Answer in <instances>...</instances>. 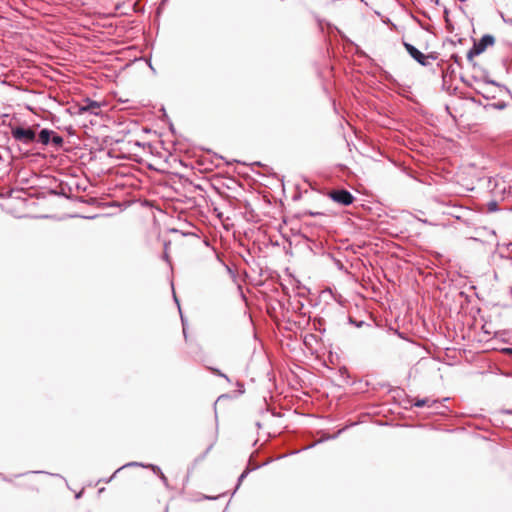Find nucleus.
<instances>
[{
    "instance_id": "obj_1",
    "label": "nucleus",
    "mask_w": 512,
    "mask_h": 512,
    "mask_svg": "<svg viewBox=\"0 0 512 512\" xmlns=\"http://www.w3.org/2000/svg\"><path fill=\"white\" fill-rule=\"evenodd\" d=\"M11 134H12V137L16 141H18L22 144H25V145H29V144L33 143L34 141H36V133L30 127H28V128H25L22 126L14 127L11 129Z\"/></svg>"
},
{
    "instance_id": "obj_2",
    "label": "nucleus",
    "mask_w": 512,
    "mask_h": 512,
    "mask_svg": "<svg viewBox=\"0 0 512 512\" xmlns=\"http://www.w3.org/2000/svg\"><path fill=\"white\" fill-rule=\"evenodd\" d=\"M402 43L407 53L421 66L427 67L430 65L429 59H436V55H434L433 53L425 55L420 50H418L414 45L406 41H403Z\"/></svg>"
},
{
    "instance_id": "obj_3",
    "label": "nucleus",
    "mask_w": 512,
    "mask_h": 512,
    "mask_svg": "<svg viewBox=\"0 0 512 512\" xmlns=\"http://www.w3.org/2000/svg\"><path fill=\"white\" fill-rule=\"evenodd\" d=\"M195 246L197 249L203 250L205 257L208 260L212 262H217L219 260L216 250L209 245L207 240L202 239L200 236L196 235V233H194V247Z\"/></svg>"
},
{
    "instance_id": "obj_4",
    "label": "nucleus",
    "mask_w": 512,
    "mask_h": 512,
    "mask_svg": "<svg viewBox=\"0 0 512 512\" xmlns=\"http://www.w3.org/2000/svg\"><path fill=\"white\" fill-rule=\"evenodd\" d=\"M329 197L333 201H335L341 205H344V206H348V205L352 204L355 199L354 196L346 189L332 190L329 193Z\"/></svg>"
},
{
    "instance_id": "obj_5",
    "label": "nucleus",
    "mask_w": 512,
    "mask_h": 512,
    "mask_svg": "<svg viewBox=\"0 0 512 512\" xmlns=\"http://www.w3.org/2000/svg\"><path fill=\"white\" fill-rule=\"evenodd\" d=\"M349 322L356 327H366L368 329L367 335L375 340H381L382 333L378 329H376L373 325L368 324L364 321H357L353 318H349Z\"/></svg>"
},
{
    "instance_id": "obj_6",
    "label": "nucleus",
    "mask_w": 512,
    "mask_h": 512,
    "mask_svg": "<svg viewBox=\"0 0 512 512\" xmlns=\"http://www.w3.org/2000/svg\"><path fill=\"white\" fill-rule=\"evenodd\" d=\"M495 42V38L490 35V34H485L483 35L479 41L477 42H474V46H476V48L478 49V51H480L481 53H483L486 48L488 46H492Z\"/></svg>"
},
{
    "instance_id": "obj_7",
    "label": "nucleus",
    "mask_w": 512,
    "mask_h": 512,
    "mask_svg": "<svg viewBox=\"0 0 512 512\" xmlns=\"http://www.w3.org/2000/svg\"><path fill=\"white\" fill-rule=\"evenodd\" d=\"M99 108H100V106L96 101H92V100L88 99L87 104L80 107V111L81 112H90L92 114L97 115Z\"/></svg>"
},
{
    "instance_id": "obj_8",
    "label": "nucleus",
    "mask_w": 512,
    "mask_h": 512,
    "mask_svg": "<svg viewBox=\"0 0 512 512\" xmlns=\"http://www.w3.org/2000/svg\"><path fill=\"white\" fill-rule=\"evenodd\" d=\"M52 130L42 129L38 136V141L43 145H48L51 142Z\"/></svg>"
},
{
    "instance_id": "obj_9",
    "label": "nucleus",
    "mask_w": 512,
    "mask_h": 512,
    "mask_svg": "<svg viewBox=\"0 0 512 512\" xmlns=\"http://www.w3.org/2000/svg\"><path fill=\"white\" fill-rule=\"evenodd\" d=\"M137 465H138L137 463H129L127 465L122 466L121 468L117 469L108 480L113 481L117 477H123L124 473L126 472L127 469L137 466Z\"/></svg>"
},
{
    "instance_id": "obj_10",
    "label": "nucleus",
    "mask_w": 512,
    "mask_h": 512,
    "mask_svg": "<svg viewBox=\"0 0 512 512\" xmlns=\"http://www.w3.org/2000/svg\"><path fill=\"white\" fill-rule=\"evenodd\" d=\"M72 485H69L67 482L68 488L75 493V499H79L84 491V488L80 485L81 482H70Z\"/></svg>"
},
{
    "instance_id": "obj_11",
    "label": "nucleus",
    "mask_w": 512,
    "mask_h": 512,
    "mask_svg": "<svg viewBox=\"0 0 512 512\" xmlns=\"http://www.w3.org/2000/svg\"><path fill=\"white\" fill-rule=\"evenodd\" d=\"M490 85H494V86H497V87H502L500 84H498L496 81L494 80H485L484 83H483V92L482 95L483 97L485 98H490V91H489V86Z\"/></svg>"
},
{
    "instance_id": "obj_12",
    "label": "nucleus",
    "mask_w": 512,
    "mask_h": 512,
    "mask_svg": "<svg viewBox=\"0 0 512 512\" xmlns=\"http://www.w3.org/2000/svg\"><path fill=\"white\" fill-rule=\"evenodd\" d=\"M436 403H437L436 400H431L429 398H424V399H417L414 402V406H416V407H424V406L432 407Z\"/></svg>"
},
{
    "instance_id": "obj_13",
    "label": "nucleus",
    "mask_w": 512,
    "mask_h": 512,
    "mask_svg": "<svg viewBox=\"0 0 512 512\" xmlns=\"http://www.w3.org/2000/svg\"><path fill=\"white\" fill-rule=\"evenodd\" d=\"M51 143L56 146V147H60L63 145L64 143V139L62 136L56 134L53 132L52 136H51Z\"/></svg>"
},
{
    "instance_id": "obj_14",
    "label": "nucleus",
    "mask_w": 512,
    "mask_h": 512,
    "mask_svg": "<svg viewBox=\"0 0 512 512\" xmlns=\"http://www.w3.org/2000/svg\"><path fill=\"white\" fill-rule=\"evenodd\" d=\"M215 442H216V433L214 431H212L210 434V437H209V441H208V445H207L205 453L209 452L213 448Z\"/></svg>"
},
{
    "instance_id": "obj_15",
    "label": "nucleus",
    "mask_w": 512,
    "mask_h": 512,
    "mask_svg": "<svg viewBox=\"0 0 512 512\" xmlns=\"http://www.w3.org/2000/svg\"><path fill=\"white\" fill-rule=\"evenodd\" d=\"M480 54H481V52H480V51H478V49L476 48V46H474V45H473V46H472V48H471V49L468 51V53H467V59H468L469 61H471L475 56H478V55H480Z\"/></svg>"
},
{
    "instance_id": "obj_16",
    "label": "nucleus",
    "mask_w": 512,
    "mask_h": 512,
    "mask_svg": "<svg viewBox=\"0 0 512 512\" xmlns=\"http://www.w3.org/2000/svg\"><path fill=\"white\" fill-rule=\"evenodd\" d=\"M255 468H256V467H252V468H251L250 466H247V467H246V469H245V470H244V471H243V472L238 476L237 480H239V481L244 480V479L247 477L248 473H249L251 470H254Z\"/></svg>"
},
{
    "instance_id": "obj_17",
    "label": "nucleus",
    "mask_w": 512,
    "mask_h": 512,
    "mask_svg": "<svg viewBox=\"0 0 512 512\" xmlns=\"http://www.w3.org/2000/svg\"><path fill=\"white\" fill-rule=\"evenodd\" d=\"M211 370L214 374L224 378L227 382H231L230 378L226 374L222 373L219 369L212 368Z\"/></svg>"
},
{
    "instance_id": "obj_18",
    "label": "nucleus",
    "mask_w": 512,
    "mask_h": 512,
    "mask_svg": "<svg viewBox=\"0 0 512 512\" xmlns=\"http://www.w3.org/2000/svg\"><path fill=\"white\" fill-rule=\"evenodd\" d=\"M236 384L238 387V394L239 395L243 394L245 392L243 383L238 381Z\"/></svg>"
},
{
    "instance_id": "obj_19",
    "label": "nucleus",
    "mask_w": 512,
    "mask_h": 512,
    "mask_svg": "<svg viewBox=\"0 0 512 512\" xmlns=\"http://www.w3.org/2000/svg\"><path fill=\"white\" fill-rule=\"evenodd\" d=\"M181 320H182V324H183V334H184V337L187 338V326L185 324V321H184V318L182 315H181Z\"/></svg>"
},
{
    "instance_id": "obj_20",
    "label": "nucleus",
    "mask_w": 512,
    "mask_h": 512,
    "mask_svg": "<svg viewBox=\"0 0 512 512\" xmlns=\"http://www.w3.org/2000/svg\"><path fill=\"white\" fill-rule=\"evenodd\" d=\"M193 188H194V192H196L197 190H199L200 192H203L202 187L200 185H198V184H194Z\"/></svg>"
},
{
    "instance_id": "obj_21",
    "label": "nucleus",
    "mask_w": 512,
    "mask_h": 512,
    "mask_svg": "<svg viewBox=\"0 0 512 512\" xmlns=\"http://www.w3.org/2000/svg\"><path fill=\"white\" fill-rule=\"evenodd\" d=\"M500 413L512 415V410L502 409V410H500Z\"/></svg>"
},
{
    "instance_id": "obj_22",
    "label": "nucleus",
    "mask_w": 512,
    "mask_h": 512,
    "mask_svg": "<svg viewBox=\"0 0 512 512\" xmlns=\"http://www.w3.org/2000/svg\"><path fill=\"white\" fill-rule=\"evenodd\" d=\"M503 352L509 355H512V348H504Z\"/></svg>"
},
{
    "instance_id": "obj_23",
    "label": "nucleus",
    "mask_w": 512,
    "mask_h": 512,
    "mask_svg": "<svg viewBox=\"0 0 512 512\" xmlns=\"http://www.w3.org/2000/svg\"><path fill=\"white\" fill-rule=\"evenodd\" d=\"M496 205H497V204H496L495 202H492V203L490 204L489 210L494 211V210L496 209Z\"/></svg>"
},
{
    "instance_id": "obj_24",
    "label": "nucleus",
    "mask_w": 512,
    "mask_h": 512,
    "mask_svg": "<svg viewBox=\"0 0 512 512\" xmlns=\"http://www.w3.org/2000/svg\"><path fill=\"white\" fill-rule=\"evenodd\" d=\"M496 107H497L498 109H503V108H505V107H506V104H505V103H499V104H497V106H496Z\"/></svg>"
},
{
    "instance_id": "obj_25",
    "label": "nucleus",
    "mask_w": 512,
    "mask_h": 512,
    "mask_svg": "<svg viewBox=\"0 0 512 512\" xmlns=\"http://www.w3.org/2000/svg\"><path fill=\"white\" fill-rule=\"evenodd\" d=\"M240 484H241V482H237V485H236V488H235V490H234L233 494H234V493L236 492V490L239 488V485H240Z\"/></svg>"
},
{
    "instance_id": "obj_26",
    "label": "nucleus",
    "mask_w": 512,
    "mask_h": 512,
    "mask_svg": "<svg viewBox=\"0 0 512 512\" xmlns=\"http://www.w3.org/2000/svg\"><path fill=\"white\" fill-rule=\"evenodd\" d=\"M31 474H42L43 472H40V471H33V472H30Z\"/></svg>"
},
{
    "instance_id": "obj_27",
    "label": "nucleus",
    "mask_w": 512,
    "mask_h": 512,
    "mask_svg": "<svg viewBox=\"0 0 512 512\" xmlns=\"http://www.w3.org/2000/svg\"><path fill=\"white\" fill-rule=\"evenodd\" d=\"M160 476H161L162 480H166V478L164 477V474H162L161 472H160Z\"/></svg>"
},
{
    "instance_id": "obj_28",
    "label": "nucleus",
    "mask_w": 512,
    "mask_h": 512,
    "mask_svg": "<svg viewBox=\"0 0 512 512\" xmlns=\"http://www.w3.org/2000/svg\"><path fill=\"white\" fill-rule=\"evenodd\" d=\"M216 497L207 496V499H215Z\"/></svg>"
},
{
    "instance_id": "obj_29",
    "label": "nucleus",
    "mask_w": 512,
    "mask_h": 512,
    "mask_svg": "<svg viewBox=\"0 0 512 512\" xmlns=\"http://www.w3.org/2000/svg\"><path fill=\"white\" fill-rule=\"evenodd\" d=\"M510 291H511V294H512V288L510 289Z\"/></svg>"
}]
</instances>
